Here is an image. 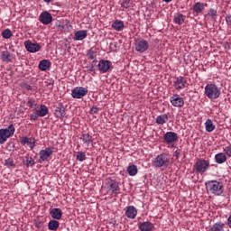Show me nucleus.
<instances>
[{"instance_id":"nucleus-5","label":"nucleus","mask_w":231,"mask_h":231,"mask_svg":"<svg viewBox=\"0 0 231 231\" xmlns=\"http://www.w3.org/2000/svg\"><path fill=\"white\" fill-rule=\"evenodd\" d=\"M88 88H84V87H76L75 88L72 89L71 92V97L72 98H84V97H86V95H88Z\"/></svg>"},{"instance_id":"nucleus-1","label":"nucleus","mask_w":231,"mask_h":231,"mask_svg":"<svg viewBox=\"0 0 231 231\" xmlns=\"http://www.w3.org/2000/svg\"><path fill=\"white\" fill-rule=\"evenodd\" d=\"M207 193L210 196H223L225 193V186L223 182L217 180H208L205 182Z\"/></svg>"},{"instance_id":"nucleus-40","label":"nucleus","mask_w":231,"mask_h":231,"mask_svg":"<svg viewBox=\"0 0 231 231\" xmlns=\"http://www.w3.org/2000/svg\"><path fill=\"white\" fill-rule=\"evenodd\" d=\"M110 189H111L112 192H118V190H120V187L116 183H111Z\"/></svg>"},{"instance_id":"nucleus-46","label":"nucleus","mask_w":231,"mask_h":231,"mask_svg":"<svg viewBox=\"0 0 231 231\" xmlns=\"http://www.w3.org/2000/svg\"><path fill=\"white\" fill-rule=\"evenodd\" d=\"M226 154H227L229 157H231V147L227 146L225 148Z\"/></svg>"},{"instance_id":"nucleus-33","label":"nucleus","mask_w":231,"mask_h":231,"mask_svg":"<svg viewBox=\"0 0 231 231\" xmlns=\"http://www.w3.org/2000/svg\"><path fill=\"white\" fill-rule=\"evenodd\" d=\"M81 139L83 140L84 143H91L93 142V136L89 134H83L81 135Z\"/></svg>"},{"instance_id":"nucleus-27","label":"nucleus","mask_w":231,"mask_h":231,"mask_svg":"<svg viewBox=\"0 0 231 231\" xmlns=\"http://www.w3.org/2000/svg\"><path fill=\"white\" fill-rule=\"evenodd\" d=\"M215 162L217 163H225V162H226V154L220 152V153H217L215 155Z\"/></svg>"},{"instance_id":"nucleus-42","label":"nucleus","mask_w":231,"mask_h":231,"mask_svg":"<svg viewBox=\"0 0 231 231\" xmlns=\"http://www.w3.org/2000/svg\"><path fill=\"white\" fill-rule=\"evenodd\" d=\"M5 165L6 167H14V159L9 158L5 160Z\"/></svg>"},{"instance_id":"nucleus-44","label":"nucleus","mask_w":231,"mask_h":231,"mask_svg":"<svg viewBox=\"0 0 231 231\" xmlns=\"http://www.w3.org/2000/svg\"><path fill=\"white\" fill-rule=\"evenodd\" d=\"M95 66H97V60H94L93 61H92V65H91V67L88 69V71H94L95 72Z\"/></svg>"},{"instance_id":"nucleus-24","label":"nucleus","mask_w":231,"mask_h":231,"mask_svg":"<svg viewBox=\"0 0 231 231\" xmlns=\"http://www.w3.org/2000/svg\"><path fill=\"white\" fill-rule=\"evenodd\" d=\"M186 16L183 15L182 14L177 13L174 14V23L181 25L183 23H185Z\"/></svg>"},{"instance_id":"nucleus-22","label":"nucleus","mask_w":231,"mask_h":231,"mask_svg":"<svg viewBox=\"0 0 231 231\" xmlns=\"http://www.w3.org/2000/svg\"><path fill=\"white\" fill-rule=\"evenodd\" d=\"M55 116L57 118H64L66 116V108L62 105H59L55 109Z\"/></svg>"},{"instance_id":"nucleus-17","label":"nucleus","mask_w":231,"mask_h":231,"mask_svg":"<svg viewBox=\"0 0 231 231\" xmlns=\"http://www.w3.org/2000/svg\"><path fill=\"white\" fill-rule=\"evenodd\" d=\"M154 225L150 221L139 223V230L141 231H152Z\"/></svg>"},{"instance_id":"nucleus-2","label":"nucleus","mask_w":231,"mask_h":231,"mask_svg":"<svg viewBox=\"0 0 231 231\" xmlns=\"http://www.w3.org/2000/svg\"><path fill=\"white\" fill-rule=\"evenodd\" d=\"M152 165L156 169H162V167H169L171 165V159L167 153H161L152 162Z\"/></svg>"},{"instance_id":"nucleus-37","label":"nucleus","mask_w":231,"mask_h":231,"mask_svg":"<svg viewBox=\"0 0 231 231\" xmlns=\"http://www.w3.org/2000/svg\"><path fill=\"white\" fill-rule=\"evenodd\" d=\"M76 160H78V162H84V160H86V152H78Z\"/></svg>"},{"instance_id":"nucleus-32","label":"nucleus","mask_w":231,"mask_h":231,"mask_svg":"<svg viewBox=\"0 0 231 231\" xmlns=\"http://www.w3.org/2000/svg\"><path fill=\"white\" fill-rule=\"evenodd\" d=\"M205 125H206V131L208 133H212V131H214V129H216V125H214V123L210 119H208L206 121Z\"/></svg>"},{"instance_id":"nucleus-30","label":"nucleus","mask_w":231,"mask_h":231,"mask_svg":"<svg viewBox=\"0 0 231 231\" xmlns=\"http://www.w3.org/2000/svg\"><path fill=\"white\" fill-rule=\"evenodd\" d=\"M126 171L129 176H136V174H138V167L134 164L129 165Z\"/></svg>"},{"instance_id":"nucleus-35","label":"nucleus","mask_w":231,"mask_h":231,"mask_svg":"<svg viewBox=\"0 0 231 231\" xmlns=\"http://www.w3.org/2000/svg\"><path fill=\"white\" fill-rule=\"evenodd\" d=\"M23 163L27 167H30V166L32 167V165H35V161L32 157H26V159L23 160Z\"/></svg>"},{"instance_id":"nucleus-4","label":"nucleus","mask_w":231,"mask_h":231,"mask_svg":"<svg viewBox=\"0 0 231 231\" xmlns=\"http://www.w3.org/2000/svg\"><path fill=\"white\" fill-rule=\"evenodd\" d=\"M14 133L15 126H14V124L9 125L7 128L0 129V144L3 145V143H5L6 140H8V138H12Z\"/></svg>"},{"instance_id":"nucleus-18","label":"nucleus","mask_w":231,"mask_h":231,"mask_svg":"<svg viewBox=\"0 0 231 231\" xmlns=\"http://www.w3.org/2000/svg\"><path fill=\"white\" fill-rule=\"evenodd\" d=\"M20 143L23 145H28L31 149H33L35 147V139L28 138V137H23L20 140Z\"/></svg>"},{"instance_id":"nucleus-45","label":"nucleus","mask_w":231,"mask_h":231,"mask_svg":"<svg viewBox=\"0 0 231 231\" xmlns=\"http://www.w3.org/2000/svg\"><path fill=\"white\" fill-rule=\"evenodd\" d=\"M33 104H35V101H33L32 99H29L26 103L28 107H33Z\"/></svg>"},{"instance_id":"nucleus-12","label":"nucleus","mask_w":231,"mask_h":231,"mask_svg":"<svg viewBox=\"0 0 231 231\" xmlns=\"http://www.w3.org/2000/svg\"><path fill=\"white\" fill-rule=\"evenodd\" d=\"M136 51L139 53H143L149 50V42L145 40H141L135 44Z\"/></svg>"},{"instance_id":"nucleus-10","label":"nucleus","mask_w":231,"mask_h":231,"mask_svg":"<svg viewBox=\"0 0 231 231\" xmlns=\"http://www.w3.org/2000/svg\"><path fill=\"white\" fill-rule=\"evenodd\" d=\"M113 63L109 60H101L98 63V69L101 73H107L109 69H111V66Z\"/></svg>"},{"instance_id":"nucleus-13","label":"nucleus","mask_w":231,"mask_h":231,"mask_svg":"<svg viewBox=\"0 0 231 231\" xmlns=\"http://www.w3.org/2000/svg\"><path fill=\"white\" fill-rule=\"evenodd\" d=\"M39 21L42 24H51V21H53V16L45 11L40 14Z\"/></svg>"},{"instance_id":"nucleus-14","label":"nucleus","mask_w":231,"mask_h":231,"mask_svg":"<svg viewBox=\"0 0 231 231\" xmlns=\"http://www.w3.org/2000/svg\"><path fill=\"white\" fill-rule=\"evenodd\" d=\"M163 138L166 143H173V142H178V134L176 132H167L163 134Z\"/></svg>"},{"instance_id":"nucleus-9","label":"nucleus","mask_w":231,"mask_h":231,"mask_svg":"<svg viewBox=\"0 0 231 231\" xmlns=\"http://www.w3.org/2000/svg\"><path fill=\"white\" fill-rule=\"evenodd\" d=\"M176 80L173 82V86L177 91H181V89H185V85L187 84V79L185 78L180 76L175 78Z\"/></svg>"},{"instance_id":"nucleus-52","label":"nucleus","mask_w":231,"mask_h":231,"mask_svg":"<svg viewBox=\"0 0 231 231\" xmlns=\"http://www.w3.org/2000/svg\"><path fill=\"white\" fill-rule=\"evenodd\" d=\"M40 226H41V225L38 224V225H37V227L39 228Z\"/></svg>"},{"instance_id":"nucleus-23","label":"nucleus","mask_w":231,"mask_h":231,"mask_svg":"<svg viewBox=\"0 0 231 231\" xmlns=\"http://www.w3.org/2000/svg\"><path fill=\"white\" fill-rule=\"evenodd\" d=\"M50 66H51V63L48 60H42L39 63V69L41 71H47V69H50Z\"/></svg>"},{"instance_id":"nucleus-11","label":"nucleus","mask_w":231,"mask_h":231,"mask_svg":"<svg viewBox=\"0 0 231 231\" xmlns=\"http://www.w3.org/2000/svg\"><path fill=\"white\" fill-rule=\"evenodd\" d=\"M190 10H192L193 15L198 16L199 14H203V10H205V4L197 2L191 6Z\"/></svg>"},{"instance_id":"nucleus-34","label":"nucleus","mask_w":231,"mask_h":231,"mask_svg":"<svg viewBox=\"0 0 231 231\" xmlns=\"http://www.w3.org/2000/svg\"><path fill=\"white\" fill-rule=\"evenodd\" d=\"M205 17H211V19H216V17H217V10L209 9L208 14H206Z\"/></svg>"},{"instance_id":"nucleus-8","label":"nucleus","mask_w":231,"mask_h":231,"mask_svg":"<svg viewBox=\"0 0 231 231\" xmlns=\"http://www.w3.org/2000/svg\"><path fill=\"white\" fill-rule=\"evenodd\" d=\"M171 104L174 107H183V106H185V100L183 97H180V95L175 94L171 97Z\"/></svg>"},{"instance_id":"nucleus-41","label":"nucleus","mask_w":231,"mask_h":231,"mask_svg":"<svg viewBox=\"0 0 231 231\" xmlns=\"http://www.w3.org/2000/svg\"><path fill=\"white\" fill-rule=\"evenodd\" d=\"M122 8H125V10H127V8H129V6H131V1L130 0H125L123 1V3L121 4Z\"/></svg>"},{"instance_id":"nucleus-21","label":"nucleus","mask_w":231,"mask_h":231,"mask_svg":"<svg viewBox=\"0 0 231 231\" xmlns=\"http://www.w3.org/2000/svg\"><path fill=\"white\" fill-rule=\"evenodd\" d=\"M1 60H3V62H12V60H14V56L12 55V53H10V51H4L1 52Z\"/></svg>"},{"instance_id":"nucleus-15","label":"nucleus","mask_w":231,"mask_h":231,"mask_svg":"<svg viewBox=\"0 0 231 231\" xmlns=\"http://www.w3.org/2000/svg\"><path fill=\"white\" fill-rule=\"evenodd\" d=\"M53 154V148L52 147H48L45 150L40 151V160L42 162H46Z\"/></svg>"},{"instance_id":"nucleus-31","label":"nucleus","mask_w":231,"mask_h":231,"mask_svg":"<svg viewBox=\"0 0 231 231\" xmlns=\"http://www.w3.org/2000/svg\"><path fill=\"white\" fill-rule=\"evenodd\" d=\"M60 226V223H59V221L51 220L48 224V228H49V230L55 231L59 228Z\"/></svg>"},{"instance_id":"nucleus-7","label":"nucleus","mask_w":231,"mask_h":231,"mask_svg":"<svg viewBox=\"0 0 231 231\" xmlns=\"http://www.w3.org/2000/svg\"><path fill=\"white\" fill-rule=\"evenodd\" d=\"M24 46L29 53H37V51H40L42 48L41 44L33 43L31 41L24 42Z\"/></svg>"},{"instance_id":"nucleus-43","label":"nucleus","mask_w":231,"mask_h":231,"mask_svg":"<svg viewBox=\"0 0 231 231\" xmlns=\"http://www.w3.org/2000/svg\"><path fill=\"white\" fill-rule=\"evenodd\" d=\"M100 111V108L97 106H92L90 109V115H98V112Z\"/></svg>"},{"instance_id":"nucleus-16","label":"nucleus","mask_w":231,"mask_h":231,"mask_svg":"<svg viewBox=\"0 0 231 231\" xmlns=\"http://www.w3.org/2000/svg\"><path fill=\"white\" fill-rule=\"evenodd\" d=\"M138 214V210H136V208L134 206H128L125 210V216L129 219H134Z\"/></svg>"},{"instance_id":"nucleus-26","label":"nucleus","mask_w":231,"mask_h":231,"mask_svg":"<svg viewBox=\"0 0 231 231\" xmlns=\"http://www.w3.org/2000/svg\"><path fill=\"white\" fill-rule=\"evenodd\" d=\"M208 231H225V224L217 222L211 226Z\"/></svg>"},{"instance_id":"nucleus-49","label":"nucleus","mask_w":231,"mask_h":231,"mask_svg":"<svg viewBox=\"0 0 231 231\" xmlns=\"http://www.w3.org/2000/svg\"><path fill=\"white\" fill-rule=\"evenodd\" d=\"M44 3H51L53 0H43Z\"/></svg>"},{"instance_id":"nucleus-50","label":"nucleus","mask_w":231,"mask_h":231,"mask_svg":"<svg viewBox=\"0 0 231 231\" xmlns=\"http://www.w3.org/2000/svg\"><path fill=\"white\" fill-rule=\"evenodd\" d=\"M162 1H164V3H171L173 0H162Z\"/></svg>"},{"instance_id":"nucleus-51","label":"nucleus","mask_w":231,"mask_h":231,"mask_svg":"<svg viewBox=\"0 0 231 231\" xmlns=\"http://www.w3.org/2000/svg\"><path fill=\"white\" fill-rule=\"evenodd\" d=\"M40 226H41V225L38 224V225H37V227L39 228Z\"/></svg>"},{"instance_id":"nucleus-47","label":"nucleus","mask_w":231,"mask_h":231,"mask_svg":"<svg viewBox=\"0 0 231 231\" xmlns=\"http://www.w3.org/2000/svg\"><path fill=\"white\" fill-rule=\"evenodd\" d=\"M180 154L181 153H180V150H176L173 153V156L178 159V158H180Z\"/></svg>"},{"instance_id":"nucleus-36","label":"nucleus","mask_w":231,"mask_h":231,"mask_svg":"<svg viewBox=\"0 0 231 231\" xmlns=\"http://www.w3.org/2000/svg\"><path fill=\"white\" fill-rule=\"evenodd\" d=\"M87 57L91 60H93V59H97V51H93V49L88 50Z\"/></svg>"},{"instance_id":"nucleus-48","label":"nucleus","mask_w":231,"mask_h":231,"mask_svg":"<svg viewBox=\"0 0 231 231\" xmlns=\"http://www.w3.org/2000/svg\"><path fill=\"white\" fill-rule=\"evenodd\" d=\"M23 88L27 89V91H32V87L28 83H24Z\"/></svg>"},{"instance_id":"nucleus-20","label":"nucleus","mask_w":231,"mask_h":231,"mask_svg":"<svg viewBox=\"0 0 231 231\" xmlns=\"http://www.w3.org/2000/svg\"><path fill=\"white\" fill-rule=\"evenodd\" d=\"M86 37H88V31L86 30L78 31L74 34L75 41H84Z\"/></svg>"},{"instance_id":"nucleus-28","label":"nucleus","mask_w":231,"mask_h":231,"mask_svg":"<svg viewBox=\"0 0 231 231\" xmlns=\"http://www.w3.org/2000/svg\"><path fill=\"white\" fill-rule=\"evenodd\" d=\"M168 120H169V116H167V114L161 115L157 116L156 124H158V125H163V124H166Z\"/></svg>"},{"instance_id":"nucleus-39","label":"nucleus","mask_w":231,"mask_h":231,"mask_svg":"<svg viewBox=\"0 0 231 231\" xmlns=\"http://www.w3.org/2000/svg\"><path fill=\"white\" fill-rule=\"evenodd\" d=\"M30 118H31V120H33L34 122H37V120H39V114L36 109L32 114H31Z\"/></svg>"},{"instance_id":"nucleus-38","label":"nucleus","mask_w":231,"mask_h":231,"mask_svg":"<svg viewBox=\"0 0 231 231\" xmlns=\"http://www.w3.org/2000/svg\"><path fill=\"white\" fill-rule=\"evenodd\" d=\"M2 37L4 39H10L12 37V31L10 29H6L2 32Z\"/></svg>"},{"instance_id":"nucleus-29","label":"nucleus","mask_w":231,"mask_h":231,"mask_svg":"<svg viewBox=\"0 0 231 231\" xmlns=\"http://www.w3.org/2000/svg\"><path fill=\"white\" fill-rule=\"evenodd\" d=\"M36 112L38 113L39 116H46V115L49 113L48 106L45 105H41L40 109H36Z\"/></svg>"},{"instance_id":"nucleus-25","label":"nucleus","mask_w":231,"mask_h":231,"mask_svg":"<svg viewBox=\"0 0 231 231\" xmlns=\"http://www.w3.org/2000/svg\"><path fill=\"white\" fill-rule=\"evenodd\" d=\"M112 28L114 30H116V32H122V30H124V28H125L124 22H122L120 20H116L112 23Z\"/></svg>"},{"instance_id":"nucleus-3","label":"nucleus","mask_w":231,"mask_h":231,"mask_svg":"<svg viewBox=\"0 0 231 231\" xmlns=\"http://www.w3.org/2000/svg\"><path fill=\"white\" fill-rule=\"evenodd\" d=\"M205 95L208 98L216 99L221 97V90L216 86V84H208L205 87Z\"/></svg>"},{"instance_id":"nucleus-6","label":"nucleus","mask_w":231,"mask_h":231,"mask_svg":"<svg viewBox=\"0 0 231 231\" xmlns=\"http://www.w3.org/2000/svg\"><path fill=\"white\" fill-rule=\"evenodd\" d=\"M195 167L198 172H200V173L207 172V171L208 170V167H210V162L203 159H199L195 164Z\"/></svg>"},{"instance_id":"nucleus-19","label":"nucleus","mask_w":231,"mask_h":231,"mask_svg":"<svg viewBox=\"0 0 231 231\" xmlns=\"http://www.w3.org/2000/svg\"><path fill=\"white\" fill-rule=\"evenodd\" d=\"M50 214L53 219H62V210L58 208H54L50 211Z\"/></svg>"}]
</instances>
